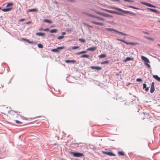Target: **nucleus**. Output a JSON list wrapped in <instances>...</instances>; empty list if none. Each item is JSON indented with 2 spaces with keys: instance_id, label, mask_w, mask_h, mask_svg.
<instances>
[{
  "instance_id": "1",
  "label": "nucleus",
  "mask_w": 160,
  "mask_h": 160,
  "mask_svg": "<svg viewBox=\"0 0 160 160\" xmlns=\"http://www.w3.org/2000/svg\"><path fill=\"white\" fill-rule=\"evenodd\" d=\"M94 11L96 13L105 17H110L111 18L113 17V16L111 15L96 10H94Z\"/></svg>"
},
{
  "instance_id": "2",
  "label": "nucleus",
  "mask_w": 160,
  "mask_h": 160,
  "mask_svg": "<svg viewBox=\"0 0 160 160\" xmlns=\"http://www.w3.org/2000/svg\"><path fill=\"white\" fill-rule=\"evenodd\" d=\"M70 153L74 157H81L84 156L82 153L80 152H71Z\"/></svg>"
},
{
  "instance_id": "3",
  "label": "nucleus",
  "mask_w": 160,
  "mask_h": 160,
  "mask_svg": "<svg viewBox=\"0 0 160 160\" xmlns=\"http://www.w3.org/2000/svg\"><path fill=\"white\" fill-rule=\"evenodd\" d=\"M111 8L114 9L116 10H118L119 11H120L122 12L126 13H128L129 14L130 12L128 11H125L123 10H122L120 8H116L115 7H112Z\"/></svg>"
},
{
  "instance_id": "4",
  "label": "nucleus",
  "mask_w": 160,
  "mask_h": 160,
  "mask_svg": "<svg viewBox=\"0 0 160 160\" xmlns=\"http://www.w3.org/2000/svg\"><path fill=\"white\" fill-rule=\"evenodd\" d=\"M86 14L87 15H88V16H90V17H92V18H96L102 21H104L105 19L103 18H100V17H98L97 16H95V15H92V14H89V13H86Z\"/></svg>"
},
{
  "instance_id": "5",
  "label": "nucleus",
  "mask_w": 160,
  "mask_h": 160,
  "mask_svg": "<svg viewBox=\"0 0 160 160\" xmlns=\"http://www.w3.org/2000/svg\"><path fill=\"white\" fill-rule=\"evenodd\" d=\"M108 12L110 13L116 14L120 15H123V14L121 13L117 12L116 11H111V10H108Z\"/></svg>"
},
{
  "instance_id": "6",
  "label": "nucleus",
  "mask_w": 160,
  "mask_h": 160,
  "mask_svg": "<svg viewBox=\"0 0 160 160\" xmlns=\"http://www.w3.org/2000/svg\"><path fill=\"white\" fill-rule=\"evenodd\" d=\"M141 58L142 60L144 61V62H145V63H146V62L150 63V61H149V59L146 57L143 56H141Z\"/></svg>"
},
{
  "instance_id": "7",
  "label": "nucleus",
  "mask_w": 160,
  "mask_h": 160,
  "mask_svg": "<svg viewBox=\"0 0 160 160\" xmlns=\"http://www.w3.org/2000/svg\"><path fill=\"white\" fill-rule=\"evenodd\" d=\"M155 90V88H154V83L153 82H152L151 85V88H150V92L151 93H152Z\"/></svg>"
},
{
  "instance_id": "8",
  "label": "nucleus",
  "mask_w": 160,
  "mask_h": 160,
  "mask_svg": "<svg viewBox=\"0 0 160 160\" xmlns=\"http://www.w3.org/2000/svg\"><path fill=\"white\" fill-rule=\"evenodd\" d=\"M147 9H148L153 12H156L157 13L160 14V11L157 10L156 9H152V8H147Z\"/></svg>"
},
{
  "instance_id": "9",
  "label": "nucleus",
  "mask_w": 160,
  "mask_h": 160,
  "mask_svg": "<svg viewBox=\"0 0 160 160\" xmlns=\"http://www.w3.org/2000/svg\"><path fill=\"white\" fill-rule=\"evenodd\" d=\"M92 69H95L97 70H100L102 69V67L99 66H91L90 67Z\"/></svg>"
},
{
  "instance_id": "10",
  "label": "nucleus",
  "mask_w": 160,
  "mask_h": 160,
  "mask_svg": "<svg viewBox=\"0 0 160 160\" xmlns=\"http://www.w3.org/2000/svg\"><path fill=\"white\" fill-rule=\"evenodd\" d=\"M91 22L92 23L101 26H102L104 25V23L102 22H97L94 21H91Z\"/></svg>"
},
{
  "instance_id": "11",
  "label": "nucleus",
  "mask_w": 160,
  "mask_h": 160,
  "mask_svg": "<svg viewBox=\"0 0 160 160\" xmlns=\"http://www.w3.org/2000/svg\"><path fill=\"white\" fill-rule=\"evenodd\" d=\"M116 39L118 41L122 42H123V43L127 44V45H129L130 42H127L123 40L119 39V38H116Z\"/></svg>"
},
{
  "instance_id": "12",
  "label": "nucleus",
  "mask_w": 160,
  "mask_h": 160,
  "mask_svg": "<svg viewBox=\"0 0 160 160\" xmlns=\"http://www.w3.org/2000/svg\"><path fill=\"white\" fill-rule=\"evenodd\" d=\"M97 48L96 47H92L89 48L87 49L88 51H94Z\"/></svg>"
},
{
  "instance_id": "13",
  "label": "nucleus",
  "mask_w": 160,
  "mask_h": 160,
  "mask_svg": "<svg viewBox=\"0 0 160 160\" xmlns=\"http://www.w3.org/2000/svg\"><path fill=\"white\" fill-rule=\"evenodd\" d=\"M106 30H108V31H114L116 33L117 31V30L116 29H114L112 28H106Z\"/></svg>"
},
{
  "instance_id": "14",
  "label": "nucleus",
  "mask_w": 160,
  "mask_h": 160,
  "mask_svg": "<svg viewBox=\"0 0 160 160\" xmlns=\"http://www.w3.org/2000/svg\"><path fill=\"white\" fill-rule=\"evenodd\" d=\"M153 78L157 80L158 81H160V78L157 75H153Z\"/></svg>"
},
{
  "instance_id": "15",
  "label": "nucleus",
  "mask_w": 160,
  "mask_h": 160,
  "mask_svg": "<svg viewBox=\"0 0 160 160\" xmlns=\"http://www.w3.org/2000/svg\"><path fill=\"white\" fill-rule=\"evenodd\" d=\"M65 62L66 63H70V62H75L76 61L74 60H67L65 61Z\"/></svg>"
},
{
  "instance_id": "16",
  "label": "nucleus",
  "mask_w": 160,
  "mask_h": 160,
  "mask_svg": "<svg viewBox=\"0 0 160 160\" xmlns=\"http://www.w3.org/2000/svg\"><path fill=\"white\" fill-rule=\"evenodd\" d=\"M36 35L43 37L45 35V33H44L42 32H37L36 33Z\"/></svg>"
},
{
  "instance_id": "17",
  "label": "nucleus",
  "mask_w": 160,
  "mask_h": 160,
  "mask_svg": "<svg viewBox=\"0 0 160 160\" xmlns=\"http://www.w3.org/2000/svg\"><path fill=\"white\" fill-rule=\"evenodd\" d=\"M12 9V8H3L2 9V10L4 12H8L11 10Z\"/></svg>"
},
{
  "instance_id": "18",
  "label": "nucleus",
  "mask_w": 160,
  "mask_h": 160,
  "mask_svg": "<svg viewBox=\"0 0 160 160\" xmlns=\"http://www.w3.org/2000/svg\"><path fill=\"white\" fill-rule=\"evenodd\" d=\"M87 51H82L80 52H78L76 53V54L77 55H79L81 54L86 53L87 52Z\"/></svg>"
},
{
  "instance_id": "19",
  "label": "nucleus",
  "mask_w": 160,
  "mask_h": 160,
  "mask_svg": "<svg viewBox=\"0 0 160 160\" xmlns=\"http://www.w3.org/2000/svg\"><path fill=\"white\" fill-rule=\"evenodd\" d=\"M81 58H88L89 56L87 54H83L80 56Z\"/></svg>"
},
{
  "instance_id": "20",
  "label": "nucleus",
  "mask_w": 160,
  "mask_h": 160,
  "mask_svg": "<svg viewBox=\"0 0 160 160\" xmlns=\"http://www.w3.org/2000/svg\"><path fill=\"white\" fill-rule=\"evenodd\" d=\"M58 31V30L56 29H53L50 30L49 32L51 33H56Z\"/></svg>"
},
{
  "instance_id": "21",
  "label": "nucleus",
  "mask_w": 160,
  "mask_h": 160,
  "mask_svg": "<svg viewBox=\"0 0 160 160\" xmlns=\"http://www.w3.org/2000/svg\"><path fill=\"white\" fill-rule=\"evenodd\" d=\"M38 11V10L36 8H33L29 9L28 11V12H37Z\"/></svg>"
},
{
  "instance_id": "22",
  "label": "nucleus",
  "mask_w": 160,
  "mask_h": 160,
  "mask_svg": "<svg viewBox=\"0 0 160 160\" xmlns=\"http://www.w3.org/2000/svg\"><path fill=\"white\" fill-rule=\"evenodd\" d=\"M106 56V55L105 54H102L98 56V57L99 58H102L105 57Z\"/></svg>"
},
{
  "instance_id": "23",
  "label": "nucleus",
  "mask_w": 160,
  "mask_h": 160,
  "mask_svg": "<svg viewBox=\"0 0 160 160\" xmlns=\"http://www.w3.org/2000/svg\"><path fill=\"white\" fill-rule=\"evenodd\" d=\"M133 59V58H131L130 57H127L125 59H124V61L127 62L128 61H129L131 60H132Z\"/></svg>"
},
{
  "instance_id": "24",
  "label": "nucleus",
  "mask_w": 160,
  "mask_h": 160,
  "mask_svg": "<svg viewBox=\"0 0 160 160\" xmlns=\"http://www.w3.org/2000/svg\"><path fill=\"white\" fill-rule=\"evenodd\" d=\"M107 155L110 156H115V155L112 152H108Z\"/></svg>"
},
{
  "instance_id": "25",
  "label": "nucleus",
  "mask_w": 160,
  "mask_h": 160,
  "mask_svg": "<svg viewBox=\"0 0 160 160\" xmlns=\"http://www.w3.org/2000/svg\"><path fill=\"white\" fill-rule=\"evenodd\" d=\"M43 21L45 22H47L49 23H52V22L51 20L47 19H44L43 20Z\"/></svg>"
},
{
  "instance_id": "26",
  "label": "nucleus",
  "mask_w": 160,
  "mask_h": 160,
  "mask_svg": "<svg viewBox=\"0 0 160 160\" xmlns=\"http://www.w3.org/2000/svg\"><path fill=\"white\" fill-rule=\"evenodd\" d=\"M116 33L120 34L123 36H127V34H126L124 33L123 32H119L117 30Z\"/></svg>"
},
{
  "instance_id": "27",
  "label": "nucleus",
  "mask_w": 160,
  "mask_h": 160,
  "mask_svg": "<svg viewBox=\"0 0 160 160\" xmlns=\"http://www.w3.org/2000/svg\"><path fill=\"white\" fill-rule=\"evenodd\" d=\"M128 7H129V8H133V9H137V10H139V9H140V8H137V7H133V6H131V5L128 6Z\"/></svg>"
},
{
  "instance_id": "28",
  "label": "nucleus",
  "mask_w": 160,
  "mask_h": 160,
  "mask_svg": "<svg viewBox=\"0 0 160 160\" xmlns=\"http://www.w3.org/2000/svg\"><path fill=\"white\" fill-rule=\"evenodd\" d=\"M142 4H143V5H145L146 6H148V5H149V3H147V2H140Z\"/></svg>"
},
{
  "instance_id": "29",
  "label": "nucleus",
  "mask_w": 160,
  "mask_h": 160,
  "mask_svg": "<svg viewBox=\"0 0 160 160\" xmlns=\"http://www.w3.org/2000/svg\"><path fill=\"white\" fill-rule=\"evenodd\" d=\"M118 154L119 155L121 156H123L124 155V153L123 152L121 151L118 152Z\"/></svg>"
},
{
  "instance_id": "30",
  "label": "nucleus",
  "mask_w": 160,
  "mask_h": 160,
  "mask_svg": "<svg viewBox=\"0 0 160 160\" xmlns=\"http://www.w3.org/2000/svg\"><path fill=\"white\" fill-rule=\"evenodd\" d=\"M138 43L137 42H130L129 45H138Z\"/></svg>"
},
{
  "instance_id": "31",
  "label": "nucleus",
  "mask_w": 160,
  "mask_h": 160,
  "mask_svg": "<svg viewBox=\"0 0 160 160\" xmlns=\"http://www.w3.org/2000/svg\"><path fill=\"white\" fill-rule=\"evenodd\" d=\"M144 38H145L147 39H149L150 40H152V41H153L154 40V39L153 38H151L147 37H146V36H145L144 37Z\"/></svg>"
},
{
  "instance_id": "32",
  "label": "nucleus",
  "mask_w": 160,
  "mask_h": 160,
  "mask_svg": "<svg viewBox=\"0 0 160 160\" xmlns=\"http://www.w3.org/2000/svg\"><path fill=\"white\" fill-rule=\"evenodd\" d=\"M52 51L53 52H58L59 51L58 49V48H54L52 50Z\"/></svg>"
},
{
  "instance_id": "33",
  "label": "nucleus",
  "mask_w": 160,
  "mask_h": 160,
  "mask_svg": "<svg viewBox=\"0 0 160 160\" xmlns=\"http://www.w3.org/2000/svg\"><path fill=\"white\" fill-rule=\"evenodd\" d=\"M109 61H105L101 62L102 64H106L108 63Z\"/></svg>"
},
{
  "instance_id": "34",
  "label": "nucleus",
  "mask_w": 160,
  "mask_h": 160,
  "mask_svg": "<svg viewBox=\"0 0 160 160\" xmlns=\"http://www.w3.org/2000/svg\"><path fill=\"white\" fill-rule=\"evenodd\" d=\"M13 5V3H8L7 6H6V7H9L10 6H12V5Z\"/></svg>"
},
{
  "instance_id": "35",
  "label": "nucleus",
  "mask_w": 160,
  "mask_h": 160,
  "mask_svg": "<svg viewBox=\"0 0 160 160\" xmlns=\"http://www.w3.org/2000/svg\"><path fill=\"white\" fill-rule=\"evenodd\" d=\"M22 39L24 41H27L28 42L30 43V41L29 40L24 38H22Z\"/></svg>"
},
{
  "instance_id": "36",
  "label": "nucleus",
  "mask_w": 160,
  "mask_h": 160,
  "mask_svg": "<svg viewBox=\"0 0 160 160\" xmlns=\"http://www.w3.org/2000/svg\"><path fill=\"white\" fill-rule=\"evenodd\" d=\"M38 47L39 48H42L43 47V45L41 43H39L38 45Z\"/></svg>"
},
{
  "instance_id": "37",
  "label": "nucleus",
  "mask_w": 160,
  "mask_h": 160,
  "mask_svg": "<svg viewBox=\"0 0 160 160\" xmlns=\"http://www.w3.org/2000/svg\"><path fill=\"white\" fill-rule=\"evenodd\" d=\"M57 48L59 51L60 49H64V47L63 46L62 47H58Z\"/></svg>"
},
{
  "instance_id": "38",
  "label": "nucleus",
  "mask_w": 160,
  "mask_h": 160,
  "mask_svg": "<svg viewBox=\"0 0 160 160\" xmlns=\"http://www.w3.org/2000/svg\"><path fill=\"white\" fill-rule=\"evenodd\" d=\"M78 40L79 41L83 42H85V40L82 38L79 39Z\"/></svg>"
},
{
  "instance_id": "39",
  "label": "nucleus",
  "mask_w": 160,
  "mask_h": 160,
  "mask_svg": "<svg viewBox=\"0 0 160 160\" xmlns=\"http://www.w3.org/2000/svg\"><path fill=\"white\" fill-rule=\"evenodd\" d=\"M148 7H150L154 8H155L156 7V6H155L154 5H152L151 4H150V3L149 4Z\"/></svg>"
},
{
  "instance_id": "40",
  "label": "nucleus",
  "mask_w": 160,
  "mask_h": 160,
  "mask_svg": "<svg viewBox=\"0 0 160 160\" xmlns=\"http://www.w3.org/2000/svg\"><path fill=\"white\" fill-rule=\"evenodd\" d=\"M64 37L63 36H59L58 37V39L59 40H60L62 39Z\"/></svg>"
},
{
  "instance_id": "41",
  "label": "nucleus",
  "mask_w": 160,
  "mask_h": 160,
  "mask_svg": "<svg viewBox=\"0 0 160 160\" xmlns=\"http://www.w3.org/2000/svg\"><path fill=\"white\" fill-rule=\"evenodd\" d=\"M144 64L145 65L147 66L148 68H150L151 67L150 65L147 62L145 63Z\"/></svg>"
},
{
  "instance_id": "42",
  "label": "nucleus",
  "mask_w": 160,
  "mask_h": 160,
  "mask_svg": "<svg viewBox=\"0 0 160 160\" xmlns=\"http://www.w3.org/2000/svg\"><path fill=\"white\" fill-rule=\"evenodd\" d=\"M79 48V46H74L72 47V49L74 50V49H78Z\"/></svg>"
},
{
  "instance_id": "43",
  "label": "nucleus",
  "mask_w": 160,
  "mask_h": 160,
  "mask_svg": "<svg viewBox=\"0 0 160 160\" xmlns=\"http://www.w3.org/2000/svg\"><path fill=\"white\" fill-rule=\"evenodd\" d=\"M15 122L17 123H18V124H22V122H20V121H18V120H16L15 121Z\"/></svg>"
},
{
  "instance_id": "44",
  "label": "nucleus",
  "mask_w": 160,
  "mask_h": 160,
  "mask_svg": "<svg viewBox=\"0 0 160 160\" xmlns=\"http://www.w3.org/2000/svg\"><path fill=\"white\" fill-rule=\"evenodd\" d=\"M125 1L130 2H134V1L132 0H123Z\"/></svg>"
},
{
  "instance_id": "45",
  "label": "nucleus",
  "mask_w": 160,
  "mask_h": 160,
  "mask_svg": "<svg viewBox=\"0 0 160 160\" xmlns=\"http://www.w3.org/2000/svg\"><path fill=\"white\" fill-rule=\"evenodd\" d=\"M129 14H130L131 15H132V16H135L136 15V14L135 13L131 12H130Z\"/></svg>"
},
{
  "instance_id": "46",
  "label": "nucleus",
  "mask_w": 160,
  "mask_h": 160,
  "mask_svg": "<svg viewBox=\"0 0 160 160\" xmlns=\"http://www.w3.org/2000/svg\"><path fill=\"white\" fill-rule=\"evenodd\" d=\"M136 81L137 82H139L142 81V80L140 78H138L136 79Z\"/></svg>"
},
{
  "instance_id": "47",
  "label": "nucleus",
  "mask_w": 160,
  "mask_h": 160,
  "mask_svg": "<svg viewBox=\"0 0 160 160\" xmlns=\"http://www.w3.org/2000/svg\"><path fill=\"white\" fill-rule=\"evenodd\" d=\"M146 86H147V85L146 84H145V83L143 84V89L145 88H146L147 87Z\"/></svg>"
},
{
  "instance_id": "48",
  "label": "nucleus",
  "mask_w": 160,
  "mask_h": 160,
  "mask_svg": "<svg viewBox=\"0 0 160 160\" xmlns=\"http://www.w3.org/2000/svg\"><path fill=\"white\" fill-rule=\"evenodd\" d=\"M101 9L102 10H103V11H106L108 12V9H106L102 8H101Z\"/></svg>"
},
{
  "instance_id": "49",
  "label": "nucleus",
  "mask_w": 160,
  "mask_h": 160,
  "mask_svg": "<svg viewBox=\"0 0 160 160\" xmlns=\"http://www.w3.org/2000/svg\"><path fill=\"white\" fill-rule=\"evenodd\" d=\"M30 43H32L33 44H35L36 43L35 42H34L33 41H30Z\"/></svg>"
},
{
  "instance_id": "50",
  "label": "nucleus",
  "mask_w": 160,
  "mask_h": 160,
  "mask_svg": "<svg viewBox=\"0 0 160 160\" xmlns=\"http://www.w3.org/2000/svg\"><path fill=\"white\" fill-rule=\"evenodd\" d=\"M49 29L48 28H46L44 29H43V30L44 31H49Z\"/></svg>"
},
{
  "instance_id": "51",
  "label": "nucleus",
  "mask_w": 160,
  "mask_h": 160,
  "mask_svg": "<svg viewBox=\"0 0 160 160\" xmlns=\"http://www.w3.org/2000/svg\"><path fill=\"white\" fill-rule=\"evenodd\" d=\"M25 19L24 18L21 19L19 20V22H22Z\"/></svg>"
},
{
  "instance_id": "52",
  "label": "nucleus",
  "mask_w": 160,
  "mask_h": 160,
  "mask_svg": "<svg viewBox=\"0 0 160 160\" xmlns=\"http://www.w3.org/2000/svg\"><path fill=\"white\" fill-rule=\"evenodd\" d=\"M148 88L147 87L146 88H145V91H148Z\"/></svg>"
},
{
  "instance_id": "53",
  "label": "nucleus",
  "mask_w": 160,
  "mask_h": 160,
  "mask_svg": "<svg viewBox=\"0 0 160 160\" xmlns=\"http://www.w3.org/2000/svg\"><path fill=\"white\" fill-rule=\"evenodd\" d=\"M108 152L103 151L102 152V153L107 155Z\"/></svg>"
},
{
  "instance_id": "54",
  "label": "nucleus",
  "mask_w": 160,
  "mask_h": 160,
  "mask_svg": "<svg viewBox=\"0 0 160 160\" xmlns=\"http://www.w3.org/2000/svg\"><path fill=\"white\" fill-rule=\"evenodd\" d=\"M65 34H66V32H63L62 33V35L63 36V35H65Z\"/></svg>"
},
{
  "instance_id": "55",
  "label": "nucleus",
  "mask_w": 160,
  "mask_h": 160,
  "mask_svg": "<svg viewBox=\"0 0 160 160\" xmlns=\"http://www.w3.org/2000/svg\"><path fill=\"white\" fill-rule=\"evenodd\" d=\"M143 33H145V34H149V33H148V32H143Z\"/></svg>"
},
{
  "instance_id": "56",
  "label": "nucleus",
  "mask_w": 160,
  "mask_h": 160,
  "mask_svg": "<svg viewBox=\"0 0 160 160\" xmlns=\"http://www.w3.org/2000/svg\"><path fill=\"white\" fill-rule=\"evenodd\" d=\"M43 30V29L42 28H40L39 29V31H42V30Z\"/></svg>"
},
{
  "instance_id": "57",
  "label": "nucleus",
  "mask_w": 160,
  "mask_h": 160,
  "mask_svg": "<svg viewBox=\"0 0 160 160\" xmlns=\"http://www.w3.org/2000/svg\"><path fill=\"white\" fill-rule=\"evenodd\" d=\"M31 22L29 21L28 22H26V24H29V23H30Z\"/></svg>"
},
{
  "instance_id": "58",
  "label": "nucleus",
  "mask_w": 160,
  "mask_h": 160,
  "mask_svg": "<svg viewBox=\"0 0 160 160\" xmlns=\"http://www.w3.org/2000/svg\"><path fill=\"white\" fill-rule=\"evenodd\" d=\"M157 45H158V46H159V47H160V44H157Z\"/></svg>"
},
{
  "instance_id": "59",
  "label": "nucleus",
  "mask_w": 160,
  "mask_h": 160,
  "mask_svg": "<svg viewBox=\"0 0 160 160\" xmlns=\"http://www.w3.org/2000/svg\"><path fill=\"white\" fill-rule=\"evenodd\" d=\"M123 39H125V37H124V38H123Z\"/></svg>"
},
{
  "instance_id": "60",
  "label": "nucleus",
  "mask_w": 160,
  "mask_h": 160,
  "mask_svg": "<svg viewBox=\"0 0 160 160\" xmlns=\"http://www.w3.org/2000/svg\"><path fill=\"white\" fill-rule=\"evenodd\" d=\"M1 9V7H0V9Z\"/></svg>"
},
{
  "instance_id": "61",
  "label": "nucleus",
  "mask_w": 160,
  "mask_h": 160,
  "mask_svg": "<svg viewBox=\"0 0 160 160\" xmlns=\"http://www.w3.org/2000/svg\"><path fill=\"white\" fill-rule=\"evenodd\" d=\"M158 22H160V21H158Z\"/></svg>"
}]
</instances>
